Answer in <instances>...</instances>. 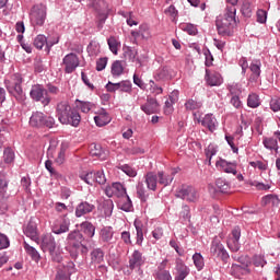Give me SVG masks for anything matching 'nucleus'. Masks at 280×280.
Returning <instances> with one entry per match:
<instances>
[{
	"label": "nucleus",
	"mask_w": 280,
	"mask_h": 280,
	"mask_svg": "<svg viewBox=\"0 0 280 280\" xmlns=\"http://www.w3.org/2000/svg\"><path fill=\"white\" fill-rule=\"evenodd\" d=\"M57 117L60 124H69L70 126H74L78 128L80 126V121H82V116L78 110L72 109L69 102L63 101L57 104Z\"/></svg>",
	"instance_id": "1"
},
{
	"label": "nucleus",
	"mask_w": 280,
	"mask_h": 280,
	"mask_svg": "<svg viewBox=\"0 0 280 280\" xmlns=\"http://www.w3.org/2000/svg\"><path fill=\"white\" fill-rule=\"evenodd\" d=\"M234 9L224 11L223 15H219L215 21L217 32L220 36H233V30L237 25Z\"/></svg>",
	"instance_id": "2"
},
{
	"label": "nucleus",
	"mask_w": 280,
	"mask_h": 280,
	"mask_svg": "<svg viewBox=\"0 0 280 280\" xmlns=\"http://www.w3.org/2000/svg\"><path fill=\"white\" fill-rule=\"evenodd\" d=\"M31 23L34 27L45 25L47 19V5L38 3L32 7L30 12Z\"/></svg>",
	"instance_id": "3"
},
{
	"label": "nucleus",
	"mask_w": 280,
	"mask_h": 280,
	"mask_svg": "<svg viewBox=\"0 0 280 280\" xmlns=\"http://www.w3.org/2000/svg\"><path fill=\"white\" fill-rule=\"evenodd\" d=\"M56 119L47 117L42 112H35L30 118V125L33 128H54Z\"/></svg>",
	"instance_id": "4"
},
{
	"label": "nucleus",
	"mask_w": 280,
	"mask_h": 280,
	"mask_svg": "<svg viewBox=\"0 0 280 280\" xmlns=\"http://www.w3.org/2000/svg\"><path fill=\"white\" fill-rule=\"evenodd\" d=\"M31 97L34 100V102H40L43 106H49L51 103V96H49V93L45 89V86L40 84H35L31 88L30 92Z\"/></svg>",
	"instance_id": "5"
},
{
	"label": "nucleus",
	"mask_w": 280,
	"mask_h": 280,
	"mask_svg": "<svg viewBox=\"0 0 280 280\" xmlns=\"http://www.w3.org/2000/svg\"><path fill=\"white\" fill-rule=\"evenodd\" d=\"M176 198L186 200V202H196L198 200V190L194 186L182 185L175 192Z\"/></svg>",
	"instance_id": "6"
},
{
	"label": "nucleus",
	"mask_w": 280,
	"mask_h": 280,
	"mask_svg": "<svg viewBox=\"0 0 280 280\" xmlns=\"http://www.w3.org/2000/svg\"><path fill=\"white\" fill-rule=\"evenodd\" d=\"M210 253L212 257H217L218 259H222V261H226L229 259V253L222 245V242L218 236H215L211 243Z\"/></svg>",
	"instance_id": "7"
},
{
	"label": "nucleus",
	"mask_w": 280,
	"mask_h": 280,
	"mask_svg": "<svg viewBox=\"0 0 280 280\" xmlns=\"http://www.w3.org/2000/svg\"><path fill=\"white\" fill-rule=\"evenodd\" d=\"M21 84H23V78L21 74L15 73L12 75L11 83L7 85V89L9 93L14 95V97H21V95H23V88Z\"/></svg>",
	"instance_id": "8"
},
{
	"label": "nucleus",
	"mask_w": 280,
	"mask_h": 280,
	"mask_svg": "<svg viewBox=\"0 0 280 280\" xmlns=\"http://www.w3.org/2000/svg\"><path fill=\"white\" fill-rule=\"evenodd\" d=\"M142 266H145V256L139 249H135L129 256V270H139Z\"/></svg>",
	"instance_id": "9"
},
{
	"label": "nucleus",
	"mask_w": 280,
	"mask_h": 280,
	"mask_svg": "<svg viewBox=\"0 0 280 280\" xmlns=\"http://www.w3.org/2000/svg\"><path fill=\"white\" fill-rule=\"evenodd\" d=\"M62 65L66 73H73L80 67V58H78V55L70 52L63 57Z\"/></svg>",
	"instance_id": "10"
},
{
	"label": "nucleus",
	"mask_w": 280,
	"mask_h": 280,
	"mask_svg": "<svg viewBox=\"0 0 280 280\" xmlns=\"http://www.w3.org/2000/svg\"><path fill=\"white\" fill-rule=\"evenodd\" d=\"M105 194L108 198H113V196H116V198H124V196L128 195V192L126 191V187L119 182L113 183L110 186H107L105 188Z\"/></svg>",
	"instance_id": "11"
},
{
	"label": "nucleus",
	"mask_w": 280,
	"mask_h": 280,
	"mask_svg": "<svg viewBox=\"0 0 280 280\" xmlns=\"http://www.w3.org/2000/svg\"><path fill=\"white\" fill-rule=\"evenodd\" d=\"M217 167L224 172L225 174H233V176H237V162H229L224 159H220L215 163Z\"/></svg>",
	"instance_id": "12"
},
{
	"label": "nucleus",
	"mask_w": 280,
	"mask_h": 280,
	"mask_svg": "<svg viewBox=\"0 0 280 280\" xmlns=\"http://www.w3.org/2000/svg\"><path fill=\"white\" fill-rule=\"evenodd\" d=\"M240 237H242V231L240 228L232 230V233L228 238V246L232 253H237V250H240Z\"/></svg>",
	"instance_id": "13"
},
{
	"label": "nucleus",
	"mask_w": 280,
	"mask_h": 280,
	"mask_svg": "<svg viewBox=\"0 0 280 280\" xmlns=\"http://www.w3.org/2000/svg\"><path fill=\"white\" fill-rule=\"evenodd\" d=\"M131 36L137 40V38H142V40H150L152 38V30L149 24H141L138 31H131Z\"/></svg>",
	"instance_id": "14"
},
{
	"label": "nucleus",
	"mask_w": 280,
	"mask_h": 280,
	"mask_svg": "<svg viewBox=\"0 0 280 280\" xmlns=\"http://www.w3.org/2000/svg\"><path fill=\"white\" fill-rule=\"evenodd\" d=\"M66 242L68 246L72 248H80L82 242H84V235H82L80 231H72L68 234Z\"/></svg>",
	"instance_id": "15"
},
{
	"label": "nucleus",
	"mask_w": 280,
	"mask_h": 280,
	"mask_svg": "<svg viewBox=\"0 0 280 280\" xmlns=\"http://www.w3.org/2000/svg\"><path fill=\"white\" fill-rule=\"evenodd\" d=\"M140 108L143 113H145V115H154L155 113H159L161 105L156 98L148 97L147 103L141 105Z\"/></svg>",
	"instance_id": "16"
},
{
	"label": "nucleus",
	"mask_w": 280,
	"mask_h": 280,
	"mask_svg": "<svg viewBox=\"0 0 280 280\" xmlns=\"http://www.w3.org/2000/svg\"><path fill=\"white\" fill-rule=\"evenodd\" d=\"M100 240L103 244H113L115 242V231L113 226H104L100 231Z\"/></svg>",
	"instance_id": "17"
},
{
	"label": "nucleus",
	"mask_w": 280,
	"mask_h": 280,
	"mask_svg": "<svg viewBox=\"0 0 280 280\" xmlns=\"http://www.w3.org/2000/svg\"><path fill=\"white\" fill-rule=\"evenodd\" d=\"M42 250L44 253H51V250H56V238L51 234H45L42 237Z\"/></svg>",
	"instance_id": "18"
},
{
	"label": "nucleus",
	"mask_w": 280,
	"mask_h": 280,
	"mask_svg": "<svg viewBox=\"0 0 280 280\" xmlns=\"http://www.w3.org/2000/svg\"><path fill=\"white\" fill-rule=\"evenodd\" d=\"M249 272L250 270H248L247 262H243V266L234 264L230 269V273L232 275V277H235L236 279H242L244 275H248Z\"/></svg>",
	"instance_id": "19"
},
{
	"label": "nucleus",
	"mask_w": 280,
	"mask_h": 280,
	"mask_svg": "<svg viewBox=\"0 0 280 280\" xmlns=\"http://www.w3.org/2000/svg\"><path fill=\"white\" fill-rule=\"evenodd\" d=\"M206 82L209 86H220L224 80L222 79V74L218 72L211 73L209 69H206Z\"/></svg>",
	"instance_id": "20"
},
{
	"label": "nucleus",
	"mask_w": 280,
	"mask_h": 280,
	"mask_svg": "<svg viewBox=\"0 0 280 280\" xmlns=\"http://www.w3.org/2000/svg\"><path fill=\"white\" fill-rule=\"evenodd\" d=\"M201 126H203V128H208L210 132H215L218 129V119H215L213 114H207L201 120Z\"/></svg>",
	"instance_id": "21"
},
{
	"label": "nucleus",
	"mask_w": 280,
	"mask_h": 280,
	"mask_svg": "<svg viewBox=\"0 0 280 280\" xmlns=\"http://www.w3.org/2000/svg\"><path fill=\"white\" fill-rule=\"evenodd\" d=\"M95 206L93 203H90L89 201H82L75 208V217L82 218V215H86L88 213L93 212Z\"/></svg>",
	"instance_id": "22"
},
{
	"label": "nucleus",
	"mask_w": 280,
	"mask_h": 280,
	"mask_svg": "<svg viewBox=\"0 0 280 280\" xmlns=\"http://www.w3.org/2000/svg\"><path fill=\"white\" fill-rule=\"evenodd\" d=\"M144 183L148 189H150L151 191H156V187L159 185L158 174L154 172H148L144 175Z\"/></svg>",
	"instance_id": "23"
},
{
	"label": "nucleus",
	"mask_w": 280,
	"mask_h": 280,
	"mask_svg": "<svg viewBox=\"0 0 280 280\" xmlns=\"http://www.w3.org/2000/svg\"><path fill=\"white\" fill-rule=\"evenodd\" d=\"M89 5L98 12L102 16L101 22L104 23V21H106V13H104V10H106V2H104V0H90Z\"/></svg>",
	"instance_id": "24"
},
{
	"label": "nucleus",
	"mask_w": 280,
	"mask_h": 280,
	"mask_svg": "<svg viewBox=\"0 0 280 280\" xmlns=\"http://www.w3.org/2000/svg\"><path fill=\"white\" fill-rule=\"evenodd\" d=\"M24 235L30 237L33 242L38 243V230L36 228V223L28 222L27 225L24 228Z\"/></svg>",
	"instance_id": "25"
},
{
	"label": "nucleus",
	"mask_w": 280,
	"mask_h": 280,
	"mask_svg": "<svg viewBox=\"0 0 280 280\" xmlns=\"http://www.w3.org/2000/svg\"><path fill=\"white\" fill-rule=\"evenodd\" d=\"M94 121L98 128H102L103 126L110 124V116L106 113V109H101L97 116L94 117Z\"/></svg>",
	"instance_id": "26"
},
{
	"label": "nucleus",
	"mask_w": 280,
	"mask_h": 280,
	"mask_svg": "<svg viewBox=\"0 0 280 280\" xmlns=\"http://www.w3.org/2000/svg\"><path fill=\"white\" fill-rule=\"evenodd\" d=\"M174 180V173L167 174L163 171L158 172V183L159 185H163V187H167L172 185Z\"/></svg>",
	"instance_id": "27"
},
{
	"label": "nucleus",
	"mask_w": 280,
	"mask_h": 280,
	"mask_svg": "<svg viewBox=\"0 0 280 280\" xmlns=\"http://www.w3.org/2000/svg\"><path fill=\"white\" fill-rule=\"evenodd\" d=\"M69 226H71V222L68 219H63L60 225L52 226V233H55V235H62V233H69Z\"/></svg>",
	"instance_id": "28"
},
{
	"label": "nucleus",
	"mask_w": 280,
	"mask_h": 280,
	"mask_svg": "<svg viewBox=\"0 0 280 280\" xmlns=\"http://www.w3.org/2000/svg\"><path fill=\"white\" fill-rule=\"evenodd\" d=\"M164 266H167V260L162 261L161 267L155 273L156 280H172V273L168 270H163Z\"/></svg>",
	"instance_id": "29"
},
{
	"label": "nucleus",
	"mask_w": 280,
	"mask_h": 280,
	"mask_svg": "<svg viewBox=\"0 0 280 280\" xmlns=\"http://www.w3.org/2000/svg\"><path fill=\"white\" fill-rule=\"evenodd\" d=\"M125 58H127V60L130 62H137L138 65H141V60H139V50H137V48L127 47V50L125 51Z\"/></svg>",
	"instance_id": "30"
},
{
	"label": "nucleus",
	"mask_w": 280,
	"mask_h": 280,
	"mask_svg": "<svg viewBox=\"0 0 280 280\" xmlns=\"http://www.w3.org/2000/svg\"><path fill=\"white\" fill-rule=\"evenodd\" d=\"M249 69L252 71L250 80H258L261 75V61L255 60L250 63Z\"/></svg>",
	"instance_id": "31"
},
{
	"label": "nucleus",
	"mask_w": 280,
	"mask_h": 280,
	"mask_svg": "<svg viewBox=\"0 0 280 280\" xmlns=\"http://www.w3.org/2000/svg\"><path fill=\"white\" fill-rule=\"evenodd\" d=\"M58 43V39L50 44L49 42H47V37L45 35H37L36 38L34 39V45L37 49H43V47H45V45L47 47H54V45H56Z\"/></svg>",
	"instance_id": "32"
},
{
	"label": "nucleus",
	"mask_w": 280,
	"mask_h": 280,
	"mask_svg": "<svg viewBox=\"0 0 280 280\" xmlns=\"http://www.w3.org/2000/svg\"><path fill=\"white\" fill-rule=\"evenodd\" d=\"M82 233L85 234V237H94L95 235V225L93 223L85 221L80 224Z\"/></svg>",
	"instance_id": "33"
},
{
	"label": "nucleus",
	"mask_w": 280,
	"mask_h": 280,
	"mask_svg": "<svg viewBox=\"0 0 280 280\" xmlns=\"http://www.w3.org/2000/svg\"><path fill=\"white\" fill-rule=\"evenodd\" d=\"M133 225H135L136 231H137L136 244L138 246H141L143 244V223L139 220H136L133 222Z\"/></svg>",
	"instance_id": "34"
},
{
	"label": "nucleus",
	"mask_w": 280,
	"mask_h": 280,
	"mask_svg": "<svg viewBox=\"0 0 280 280\" xmlns=\"http://www.w3.org/2000/svg\"><path fill=\"white\" fill-rule=\"evenodd\" d=\"M107 44H108V47H109V50L112 51V54L117 56V54L119 51V47H121V43H119V40H117V37L110 36L107 39Z\"/></svg>",
	"instance_id": "35"
},
{
	"label": "nucleus",
	"mask_w": 280,
	"mask_h": 280,
	"mask_svg": "<svg viewBox=\"0 0 280 280\" xmlns=\"http://www.w3.org/2000/svg\"><path fill=\"white\" fill-rule=\"evenodd\" d=\"M262 144L267 150H275L276 152H279V142L276 138H265L262 140Z\"/></svg>",
	"instance_id": "36"
},
{
	"label": "nucleus",
	"mask_w": 280,
	"mask_h": 280,
	"mask_svg": "<svg viewBox=\"0 0 280 280\" xmlns=\"http://www.w3.org/2000/svg\"><path fill=\"white\" fill-rule=\"evenodd\" d=\"M91 260L92 264H102V261H104V252L101 248L93 249Z\"/></svg>",
	"instance_id": "37"
},
{
	"label": "nucleus",
	"mask_w": 280,
	"mask_h": 280,
	"mask_svg": "<svg viewBox=\"0 0 280 280\" xmlns=\"http://www.w3.org/2000/svg\"><path fill=\"white\" fill-rule=\"evenodd\" d=\"M121 200L119 201V207L121 211H131L132 209V200L130 199V196L125 195L124 197H120Z\"/></svg>",
	"instance_id": "38"
},
{
	"label": "nucleus",
	"mask_w": 280,
	"mask_h": 280,
	"mask_svg": "<svg viewBox=\"0 0 280 280\" xmlns=\"http://www.w3.org/2000/svg\"><path fill=\"white\" fill-rule=\"evenodd\" d=\"M24 249L34 261H38V259H40V254H38V250H36V248L27 244V242H24Z\"/></svg>",
	"instance_id": "39"
},
{
	"label": "nucleus",
	"mask_w": 280,
	"mask_h": 280,
	"mask_svg": "<svg viewBox=\"0 0 280 280\" xmlns=\"http://www.w3.org/2000/svg\"><path fill=\"white\" fill-rule=\"evenodd\" d=\"M124 73V65L121 63V61L116 60L113 62L112 65V75H114L115 78H119V75H121Z\"/></svg>",
	"instance_id": "40"
},
{
	"label": "nucleus",
	"mask_w": 280,
	"mask_h": 280,
	"mask_svg": "<svg viewBox=\"0 0 280 280\" xmlns=\"http://www.w3.org/2000/svg\"><path fill=\"white\" fill-rule=\"evenodd\" d=\"M201 106H202V102L196 101L194 98H190L185 103L186 110H200Z\"/></svg>",
	"instance_id": "41"
},
{
	"label": "nucleus",
	"mask_w": 280,
	"mask_h": 280,
	"mask_svg": "<svg viewBox=\"0 0 280 280\" xmlns=\"http://www.w3.org/2000/svg\"><path fill=\"white\" fill-rule=\"evenodd\" d=\"M206 158L208 159V165H211V159L218 154V147L215 144H209L205 150Z\"/></svg>",
	"instance_id": "42"
},
{
	"label": "nucleus",
	"mask_w": 280,
	"mask_h": 280,
	"mask_svg": "<svg viewBox=\"0 0 280 280\" xmlns=\"http://www.w3.org/2000/svg\"><path fill=\"white\" fill-rule=\"evenodd\" d=\"M136 189L137 196L141 202H148V195L145 194V186H143V183L139 182Z\"/></svg>",
	"instance_id": "43"
},
{
	"label": "nucleus",
	"mask_w": 280,
	"mask_h": 280,
	"mask_svg": "<svg viewBox=\"0 0 280 280\" xmlns=\"http://www.w3.org/2000/svg\"><path fill=\"white\" fill-rule=\"evenodd\" d=\"M177 277L182 278V279H187V277L189 276V267H187L185 264L183 262H178L177 264Z\"/></svg>",
	"instance_id": "44"
},
{
	"label": "nucleus",
	"mask_w": 280,
	"mask_h": 280,
	"mask_svg": "<svg viewBox=\"0 0 280 280\" xmlns=\"http://www.w3.org/2000/svg\"><path fill=\"white\" fill-rule=\"evenodd\" d=\"M115 205L113 203V200L107 199L103 202V211L106 218H110L113 215V209Z\"/></svg>",
	"instance_id": "45"
},
{
	"label": "nucleus",
	"mask_w": 280,
	"mask_h": 280,
	"mask_svg": "<svg viewBox=\"0 0 280 280\" xmlns=\"http://www.w3.org/2000/svg\"><path fill=\"white\" fill-rule=\"evenodd\" d=\"M192 261L197 268V270H202L205 268V258L200 253H196L192 256Z\"/></svg>",
	"instance_id": "46"
},
{
	"label": "nucleus",
	"mask_w": 280,
	"mask_h": 280,
	"mask_svg": "<svg viewBox=\"0 0 280 280\" xmlns=\"http://www.w3.org/2000/svg\"><path fill=\"white\" fill-rule=\"evenodd\" d=\"M81 180H84L86 185H93L95 183V172L91 171L88 173H82L80 175Z\"/></svg>",
	"instance_id": "47"
},
{
	"label": "nucleus",
	"mask_w": 280,
	"mask_h": 280,
	"mask_svg": "<svg viewBox=\"0 0 280 280\" xmlns=\"http://www.w3.org/2000/svg\"><path fill=\"white\" fill-rule=\"evenodd\" d=\"M215 185L221 194H226L231 189V185L223 178H218Z\"/></svg>",
	"instance_id": "48"
},
{
	"label": "nucleus",
	"mask_w": 280,
	"mask_h": 280,
	"mask_svg": "<svg viewBox=\"0 0 280 280\" xmlns=\"http://www.w3.org/2000/svg\"><path fill=\"white\" fill-rule=\"evenodd\" d=\"M241 12L243 16H245L246 19H250V16H253V7L250 5V2L248 1L243 2Z\"/></svg>",
	"instance_id": "49"
},
{
	"label": "nucleus",
	"mask_w": 280,
	"mask_h": 280,
	"mask_svg": "<svg viewBox=\"0 0 280 280\" xmlns=\"http://www.w3.org/2000/svg\"><path fill=\"white\" fill-rule=\"evenodd\" d=\"M118 91L121 93H132V83L130 81L118 82Z\"/></svg>",
	"instance_id": "50"
},
{
	"label": "nucleus",
	"mask_w": 280,
	"mask_h": 280,
	"mask_svg": "<svg viewBox=\"0 0 280 280\" xmlns=\"http://www.w3.org/2000/svg\"><path fill=\"white\" fill-rule=\"evenodd\" d=\"M262 205H273L277 206L279 205V197H277L276 195H267L265 197H262L261 199Z\"/></svg>",
	"instance_id": "51"
},
{
	"label": "nucleus",
	"mask_w": 280,
	"mask_h": 280,
	"mask_svg": "<svg viewBox=\"0 0 280 280\" xmlns=\"http://www.w3.org/2000/svg\"><path fill=\"white\" fill-rule=\"evenodd\" d=\"M90 154H92V156H98V159H104V151L100 144H91Z\"/></svg>",
	"instance_id": "52"
},
{
	"label": "nucleus",
	"mask_w": 280,
	"mask_h": 280,
	"mask_svg": "<svg viewBox=\"0 0 280 280\" xmlns=\"http://www.w3.org/2000/svg\"><path fill=\"white\" fill-rule=\"evenodd\" d=\"M259 96L257 94H249L247 98V106L249 108H257L259 106Z\"/></svg>",
	"instance_id": "53"
},
{
	"label": "nucleus",
	"mask_w": 280,
	"mask_h": 280,
	"mask_svg": "<svg viewBox=\"0 0 280 280\" xmlns=\"http://www.w3.org/2000/svg\"><path fill=\"white\" fill-rule=\"evenodd\" d=\"M57 148H58V141L56 139H51L49 141V147H48V150H47L48 159H54V154H56Z\"/></svg>",
	"instance_id": "54"
},
{
	"label": "nucleus",
	"mask_w": 280,
	"mask_h": 280,
	"mask_svg": "<svg viewBox=\"0 0 280 280\" xmlns=\"http://www.w3.org/2000/svg\"><path fill=\"white\" fill-rule=\"evenodd\" d=\"M249 185L252 187H256V189L258 191H268V189H270V184H264L261 182H257V180H254V182H250Z\"/></svg>",
	"instance_id": "55"
},
{
	"label": "nucleus",
	"mask_w": 280,
	"mask_h": 280,
	"mask_svg": "<svg viewBox=\"0 0 280 280\" xmlns=\"http://www.w3.org/2000/svg\"><path fill=\"white\" fill-rule=\"evenodd\" d=\"M225 141L234 154L240 152V149L235 145V137L225 135Z\"/></svg>",
	"instance_id": "56"
},
{
	"label": "nucleus",
	"mask_w": 280,
	"mask_h": 280,
	"mask_svg": "<svg viewBox=\"0 0 280 280\" xmlns=\"http://www.w3.org/2000/svg\"><path fill=\"white\" fill-rule=\"evenodd\" d=\"M119 170H121V172L127 176H130V178H135V176H137V170L132 168L130 165H121Z\"/></svg>",
	"instance_id": "57"
},
{
	"label": "nucleus",
	"mask_w": 280,
	"mask_h": 280,
	"mask_svg": "<svg viewBox=\"0 0 280 280\" xmlns=\"http://www.w3.org/2000/svg\"><path fill=\"white\" fill-rule=\"evenodd\" d=\"M182 30L187 32L190 36H196L198 34V28L194 24H183Z\"/></svg>",
	"instance_id": "58"
},
{
	"label": "nucleus",
	"mask_w": 280,
	"mask_h": 280,
	"mask_svg": "<svg viewBox=\"0 0 280 280\" xmlns=\"http://www.w3.org/2000/svg\"><path fill=\"white\" fill-rule=\"evenodd\" d=\"M3 159L5 163H13L14 162V151L12 149L7 148L3 152Z\"/></svg>",
	"instance_id": "59"
},
{
	"label": "nucleus",
	"mask_w": 280,
	"mask_h": 280,
	"mask_svg": "<svg viewBox=\"0 0 280 280\" xmlns=\"http://www.w3.org/2000/svg\"><path fill=\"white\" fill-rule=\"evenodd\" d=\"M149 91H150V93H152V95L163 94V88L159 86L156 83H154V81H150Z\"/></svg>",
	"instance_id": "60"
},
{
	"label": "nucleus",
	"mask_w": 280,
	"mask_h": 280,
	"mask_svg": "<svg viewBox=\"0 0 280 280\" xmlns=\"http://www.w3.org/2000/svg\"><path fill=\"white\" fill-rule=\"evenodd\" d=\"M258 23H266L268 21V12L264 9H259L256 13Z\"/></svg>",
	"instance_id": "61"
},
{
	"label": "nucleus",
	"mask_w": 280,
	"mask_h": 280,
	"mask_svg": "<svg viewBox=\"0 0 280 280\" xmlns=\"http://www.w3.org/2000/svg\"><path fill=\"white\" fill-rule=\"evenodd\" d=\"M79 108L82 113H89L93 108V103L79 101Z\"/></svg>",
	"instance_id": "62"
},
{
	"label": "nucleus",
	"mask_w": 280,
	"mask_h": 280,
	"mask_svg": "<svg viewBox=\"0 0 280 280\" xmlns=\"http://www.w3.org/2000/svg\"><path fill=\"white\" fill-rule=\"evenodd\" d=\"M10 247V238L5 234L0 233V250Z\"/></svg>",
	"instance_id": "63"
},
{
	"label": "nucleus",
	"mask_w": 280,
	"mask_h": 280,
	"mask_svg": "<svg viewBox=\"0 0 280 280\" xmlns=\"http://www.w3.org/2000/svg\"><path fill=\"white\" fill-rule=\"evenodd\" d=\"M270 108L273 113H279L280 110V98H272L270 101Z\"/></svg>",
	"instance_id": "64"
}]
</instances>
